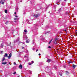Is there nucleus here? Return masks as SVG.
Masks as SVG:
<instances>
[{
	"mask_svg": "<svg viewBox=\"0 0 77 77\" xmlns=\"http://www.w3.org/2000/svg\"><path fill=\"white\" fill-rule=\"evenodd\" d=\"M40 15V14H35L34 15V16L35 17V18H38L39 16Z\"/></svg>",
	"mask_w": 77,
	"mask_h": 77,
	"instance_id": "nucleus-1",
	"label": "nucleus"
},
{
	"mask_svg": "<svg viewBox=\"0 0 77 77\" xmlns=\"http://www.w3.org/2000/svg\"><path fill=\"white\" fill-rule=\"evenodd\" d=\"M57 40H58V38H56L54 40V44H57V43L56 42V41H57Z\"/></svg>",
	"mask_w": 77,
	"mask_h": 77,
	"instance_id": "nucleus-2",
	"label": "nucleus"
},
{
	"mask_svg": "<svg viewBox=\"0 0 77 77\" xmlns=\"http://www.w3.org/2000/svg\"><path fill=\"white\" fill-rule=\"evenodd\" d=\"M27 30L26 29H25L24 31L23 34L26 35V33H27Z\"/></svg>",
	"mask_w": 77,
	"mask_h": 77,
	"instance_id": "nucleus-3",
	"label": "nucleus"
},
{
	"mask_svg": "<svg viewBox=\"0 0 77 77\" xmlns=\"http://www.w3.org/2000/svg\"><path fill=\"white\" fill-rule=\"evenodd\" d=\"M11 56H12V54H11L10 53L9 54V56L8 57V59H11Z\"/></svg>",
	"mask_w": 77,
	"mask_h": 77,
	"instance_id": "nucleus-4",
	"label": "nucleus"
},
{
	"mask_svg": "<svg viewBox=\"0 0 77 77\" xmlns=\"http://www.w3.org/2000/svg\"><path fill=\"white\" fill-rule=\"evenodd\" d=\"M73 63V62H72L71 61H68V63L69 64L70 63Z\"/></svg>",
	"mask_w": 77,
	"mask_h": 77,
	"instance_id": "nucleus-5",
	"label": "nucleus"
},
{
	"mask_svg": "<svg viewBox=\"0 0 77 77\" xmlns=\"http://www.w3.org/2000/svg\"><path fill=\"white\" fill-rule=\"evenodd\" d=\"M76 66H77V65H75L74 64L72 65V67L73 68H75L76 67Z\"/></svg>",
	"mask_w": 77,
	"mask_h": 77,
	"instance_id": "nucleus-6",
	"label": "nucleus"
},
{
	"mask_svg": "<svg viewBox=\"0 0 77 77\" xmlns=\"http://www.w3.org/2000/svg\"><path fill=\"white\" fill-rule=\"evenodd\" d=\"M19 68H20V69H22V65L21 64H20L19 66Z\"/></svg>",
	"mask_w": 77,
	"mask_h": 77,
	"instance_id": "nucleus-7",
	"label": "nucleus"
},
{
	"mask_svg": "<svg viewBox=\"0 0 77 77\" xmlns=\"http://www.w3.org/2000/svg\"><path fill=\"white\" fill-rule=\"evenodd\" d=\"M50 61H51V60L50 59H48L47 60V62H49Z\"/></svg>",
	"mask_w": 77,
	"mask_h": 77,
	"instance_id": "nucleus-8",
	"label": "nucleus"
},
{
	"mask_svg": "<svg viewBox=\"0 0 77 77\" xmlns=\"http://www.w3.org/2000/svg\"><path fill=\"white\" fill-rule=\"evenodd\" d=\"M7 63V62H3L2 63V64H3V65H5V64H6Z\"/></svg>",
	"mask_w": 77,
	"mask_h": 77,
	"instance_id": "nucleus-9",
	"label": "nucleus"
},
{
	"mask_svg": "<svg viewBox=\"0 0 77 77\" xmlns=\"http://www.w3.org/2000/svg\"><path fill=\"white\" fill-rule=\"evenodd\" d=\"M4 56V57H8V54H7V53H5Z\"/></svg>",
	"mask_w": 77,
	"mask_h": 77,
	"instance_id": "nucleus-10",
	"label": "nucleus"
},
{
	"mask_svg": "<svg viewBox=\"0 0 77 77\" xmlns=\"http://www.w3.org/2000/svg\"><path fill=\"white\" fill-rule=\"evenodd\" d=\"M5 60V58L3 57V59H2V62H4V60Z\"/></svg>",
	"mask_w": 77,
	"mask_h": 77,
	"instance_id": "nucleus-11",
	"label": "nucleus"
},
{
	"mask_svg": "<svg viewBox=\"0 0 77 77\" xmlns=\"http://www.w3.org/2000/svg\"><path fill=\"white\" fill-rule=\"evenodd\" d=\"M5 24H9V22L8 21L6 22Z\"/></svg>",
	"mask_w": 77,
	"mask_h": 77,
	"instance_id": "nucleus-12",
	"label": "nucleus"
},
{
	"mask_svg": "<svg viewBox=\"0 0 77 77\" xmlns=\"http://www.w3.org/2000/svg\"><path fill=\"white\" fill-rule=\"evenodd\" d=\"M53 41V38L51 39V40L49 42V44H50V43H51V41Z\"/></svg>",
	"mask_w": 77,
	"mask_h": 77,
	"instance_id": "nucleus-13",
	"label": "nucleus"
},
{
	"mask_svg": "<svg viewBox=\"0 0 77 77\" xmlns=\"http://www.w3.org/2000/svg\"><path fill=\"white\" fill-rule=\"evenodd\" d=\"M1 2H5V0H1Z\"/></svg>",
	"mask_w": 77,
	"mask_h": 77,
	"instance_id": "nucleus-14",
	"label": "nucleus"
},
{
	"mask_svg": "<svg viewBox=\"0 0 77 77\" xmlns=\"http://www.w3.org/2000/svg\"><path fill=\"white\" fill-rule=\"evenodd\" d=\"M5 13H6V14H7V12H8V11H7V10H5Z\"/></svg>",
	"mask_w": 77,
	"mask_h": 77,
	"instance_id": "nucleus-15",
	"label": "nucleus"
},
{
	"mask_svg": "<svg viewBox=\"0 0 77 77\" xmlns=\"http://www.w3.org/2000/svg\"><path fill=\"white\" fill-rule=\"evenodd\" d=\"M66 75H68V74H69V72H66Z\"/></svg>",
	"mask_w": 77,
	"mask_h": 77,
	"instance_id": "nucleus-16",
	"label": "nucleus"
},
{
	"mask_svg": "<svg viewBox=\"0 0 77 77\" xmlns=\"http://www.w3.org/2000/svg\"><path fill=\"white\" fill-rule=\"evenodd\" d=\"M54 67L55 69H57V66H54Z\"/></svg>",
	"mask_w": 77,
	"mask_h": 77,
	"instance_id": "nucleus-17",
	"label": "nucleus"
},
{
	"mask_svg": "<svg viewBox=\"0 0 77 77\" xmlns=\"http://www.w3.org/2000/svg\"><path fill=\"white\" fill-rule=\"evenodd\" d=\"M61 8H60L59 9V10H58V11H59V12H60V11H61Z\"/></svg>",
	"mask_w": 77,
	"mask_h": 77,
	"instance_id": "nucleus-18",
	"label": "nucleus"
},
{
	"mask_svg": "<svg viewBox=\"0 0 77 77\" xmlns=\"http://www.w3.org/2000/svg\"><path fill=\"white\" fill-rule=\"evenodd\" d=\"M29 41H30L29 40V41L26 40V43H29Z\"/></svg>",
	"mask_w": 77,
	"mask_h": 77,
	"instance_id": "nucleus-19",
	"label": "nucleus"
},
{
	"mask_svg": "<svg viewBox=\"0 0 77 77\" xmlns=\"http://www.w3.org/2000/svg\"><path fill=\"white\" fill-rule=\"evenodd\" d=\"M14 20H18V19L17 18H14Z\"/></svg>",
	"mask_w": 77,
	"mask_h": 77,
	"instance_id": "nucleus-20",
	"label": "nucleus"
},
{
	"mask_svg": "<svg viewBox=\"0 0 77 77\" xmlns=\"http://www.w3.org/2000/svg\"><path fill=\"white\" fill-rule=\"evenodd\" d=\"M5 2H2V1H1V3H2V4H3H3H4V3H5Z\"/></svg>",
	"mask_w": 77,
	"mask_h": 77,
	"instance_id": "nucleus-21",
	"label": "nucleus"
},
{
	"mask_svg": "<svg viewBox=\"0 0 77 77\" xmlns=\"http://www.w3.org/2000/svg\"><path fill=\"white\" fill-rule=\"evenodd\" d=\"M55 43H57L56 44H55V45H57V43H58L57 42H56V41H55Z\"/></svg>",
	"mask_w": 77,
	"mask_h": 77,
	"instance_id": "nucleus-22",
	"label": "nucleus"
},
{
	"mask_svg": "<svg viewBox=\"0 0 77 77\" xmlns=\"http://www.w3.org/2000/svg\"><path fill=\"white\" fill-rule=\"evenodd\" d=\"M32 64V63H29V65H31Z\"/></svg>",
	"mask_w": 77,
	"mask_h": 77,
	"instance_id": "nucleus-23",
	"label": "nucleus"
},
{
	"mask_svg": "<svg viewBox=\"0 0 77 77\" xmlns=\"http://www.w3.org/2000/svg\"><path fill=\"white\" fill-rule=\"evenodd\" d=\"M14 65H16V63H15V62H14Z\"/></svg>",
	"mask_w": 77,
	"mask_h": 77,
	"instance_id": "nucleus-24",
	"label": "nucleus"
},
{
	"mask_svg": "<svg viewBox=\"0 0 77 77\" xmlns=\"http://www.w3.org/2000/svg\"><path fill=\"white\" fill-rule=\"evenodd\" d=\"M13 74H14V75H15V74H16V72H15L14 73H13Z\"/></svg>",
	"mask_w": 77,
	"mask_h": 77,
	"instance_id": "nucleus-25",
	"label": "nucleus"
},
{
	"mask_svg": "<svg viewBox=\"0 0 77 77\" xmlns=\"http://www.w3.org/2000/svg\"><path fill=\"white\" fill-rule=\"evenodd\" d=\"M31 62H32V63H34V62H33V61H32Z\"/></svg>",
	"mask_w": 77,
	"mask_h": 77,
	"instance_id": "nucleus-26",
	"label": "nucleus"
},
{
	"mask_svg": "<svg viewBox=\"0 0 77 77\" xmlns=\"http://www.w3.org/2000/svg\"><path fill=\"white\" fill-rule=\"evenodd\" d=\"M63 30H64V31H65V32H67V31H66V29H64H64Z\"/></svg>",
	"mask_w": 77,
	"mask_h": 77,
	"instance_id": "nucleus-27",
	"label": "nucleus"
},
{
	"mask_svg": "<svg viewBox=\"0 0 77 77\" xmlns=\"http://www.w3.org/2000/svg\"><path fill=\"white\" fill-rule=\"evenodd\" d=\"M48 48H51V46H48Z\"/></svg>",
	"mask_w": 77,
	"mask_h": 77,
	"instance_id": "nucleus-28",
	"label": "nucleus"
},
{
	"mask_svg": "<svg viewBox=\"0 0 77 77\" xmlns=\"http://www.w3.org/2000/svg\"><path fill=\"white\" fill-rule=\"evenodd\" d=\"M0 53H3V51H0Z\"/></svg>",
	"mask_w": 77,
	"mask_h": 77,
	"instance_id": "nucleus-29",
	"label": "nucleus"
},
{
	"mask_svg": "<svg viewBox=\"0 0 77 77\" xmlns=\"http://www.w3.org/2000/svg\"><path fill=\"white\" fill-rule=\"evenodd\" d=\"M15 17L17 18L18 17V16H15Z\"/></svg>",
	"mask_w": 77,
	"mask_h": 77,
	"instance_id": "nucleus-30",
	"label": "nucleus"
},
{
	"mask_svg": "<svg viewBox=\"0 0 77 77\" xmlns=\"http://www.w3.org/2000/svg\"><path fill=\"white\" fill-rule=\"evenodd\" d=\"M38 51V49H37V50H36V52H37Z\"/></svg>",
	"mask_w": 77,
	"mask_h": 77,
	"instance_id": "nucleus-31",
	"label": "nucleus"
},
{
	"mask_svg": "<svg viewBox=\"0 0 77 77\" xmlns=\"http://www.w3.org/2000/svg\"><path fill=\"white\" fill-rule=\"evenodd\" d=\"M23 44H25V43H24V42L23 43Z\"/></svg>",
	"mask_w": 77,
	"mask_h": 77,
	"instance_id": "nucleus-32",
	"label": "nucleus"
},
{
	"mask_svg": "<svg viewBox=\"0 0 77 77\" xmlns=\"http://www.w3.org/2000/svg\"><path fill=\"white\" fill-rule=\"evenodd\" d=\"M24 47H22V49H24Z\"/></svg>",
	"mask_w": 77,
	"mask_h": 77,
	"instance_id": "nucleus-33",
	"label": "nucleus"
},
{
	"mask_svg": "<svg viewBox=\"0 0 77 77\" xmlns=\"http://www.w3.org/2000/svg\"><path fill=\"white\" fill-rule=\"evenodd\" d=\"M35 48H33V50H35Z\"/></svg>",
	"mask_w": 77,
	"mask_h": 77,
	"instance_id": "nucleus-34",
	"label": "nucleus"
},
{
	"mask_svg": "<svg viewBox=\"0 0 77 77\" xmlns=\"http://www.w3.org/2000/svg\"><path fill=\"white\" fill-rule=\"evenodd\" d=\"M38 55H39V56H40L41 54H39Z\"/></svg>",
	"mask_w": 77,
	"mask_h": 77,
	"instance_id": "nucleus-35",
	"label": "nucleus"
},
{
	"mask_svg": "<svg viewBox=\"0 0 77 77\" xmlns=\"http://www.w3.org/2000/svg\"><path fill=\"white\" fill-rule=\"evenodd\" d=\"M60 75H61V76H62V74L60 73Z\"/></svg>",
	"mask_w": 77,
	"mask_h": 77,
	"instance_id": "nucleus-36",
	"label": "nucleus"
},
{
	"mask_svg": "<svg viewBox=\"0 0 77 77\" xmlns=\"http://www.w3.org/2000/svg\"><path fill=\"white\" fill-rule=\"evenodd\" d=\"M14 14H16V12H14Z\"/></svg>",
	"mask_w": 77,
	"mask_h": 77,
	"instance_id": "nucleus-37",
	"label": "nucleus"
},
{
	"mask_svg": "<svg viewBox=\"0 0 77 77\" xmlns=\"http://www.w3.org/2000/svg\"><path fill=\"white\" fill-rule=\"evenodd\" d=\"M3 46V45H2H2L1 46V47H2Z\"/></svg>",
	"mask_w": 77,
	"mask_h": 77,
	"instance_id": "nucleus-38",
	"label": "nucleus"
},
{
	"mask_svg": "<svg viewBox=\"0 0 77 77\" xmlns=\"http://www.w3.org/2000/svg\"><path fill=\"white\" fill-rule=\"evenodd\" d=\"M64 1L65 2H66V0H64Z\"/></svg>",
	"mask_w": 77,
	"mask_h": 77,
	"instance_id": "nucleus-39",
	"label": "nucleus"
},
{
	"mask_svg": "<svg viewBox=\"0 0 77 77\" xmlns=\"http://www.w3.org/2000/svg\"><path fill=\"white\" fill-rule=\"evenodd\" d=\"M16 42V41H14V42Z\"/></svg>",
	"mask_w": 77,
	"mask_h": 77,
	"instance_id": "nucleus-40",
	"label": "nucleus"
},
{
	"mask_svg": "<svg viewBox=\"0 0 77 77\" xmlns=\"http://www.w3.org/2000/svg\"><path fill=\"white\" fill-rule=\"evenodd\" d=\"M14 22L15 23L16 22V21H14Z\"/></svg>",
	"mask_w": 77,
	"mask_h": 77,
	"instance_id": "nucleus-41",
	"label": "nucleus"
},
{
	"mask_svg": "<svg viewBox=\"0 0 77 77\" xmlns=\"http://www.w3.org/2000/svg\"><path fill=\"white\" fill-rule=\"evenodd\" d=\"M76 34H77V32H76Z\"/></svg>",
	"mask_w": 77,
	"mask_h": 77,
	"instance_id": "nucleus-42",
	"label": "nucleus"
},
{
	"mask_svg": "<svg viewBox=\"0 0 77 77\" xmlns=\"http://www.w3.org/2000/svg\"><path fill=\"white\" fill-rule=\"evenodd\" d=\"M62 5H63V4H62Z\"/></svg>",
	"mask_w": 77,
	"mask_h": 77,
	"instance_id": "nucleus-43",
	"label": "nucleus"
},
{
	"mask_svg": "<svg viewBox=\"0 0 77 77\" xmlns=\"http://www.w3.org/2000/svg\"><path fill=\"white\" fill-rule=\"evenodd\" d=\"M13 35L14 36H15V35Z\"/></svg>",
	"mask_w": 77,
	"mask_h": 77,
	"instance_id": "nucleus-44",
	"label": "nucleus"
},
{
	"mask_svg": "<svg viewBox=\"0 0 77 77\" xmlns=\"http://www.w3.org/2000/svg\"><path fill=\"white\" fill-rule=\"evenodd\" d=\"M26 56H25V57H26Z\"/></svg>",
	"mask_w": 77,
	"mask_h": 77,
	"instance_id": "nucleus-45",
	"label": "nucleus"
},
{
	"mask_svg": "<svg viewBox=\"0 0 77 77\" xmlns=\"http://www.w3.org/2000/svg\"><path fill=\"white\" fill-rule=\"evenodd\" d=\"M26 47H27V46H26Z\"/></svg>",
	"mask_w": 77,
	"mask_h": 77,
	"instance_id": "nucleus-46",
	"label": "nucleus"
},
{
	"mask_svg": "<svg viewBox=\"0 0 77 77\" xmlns=\"http://www.w3.org/2000/svg\"><path fill=\"white\" fill-rule=\"evenodd\" d=\"M26 39H27V37H26Z\"/></svg>",
	"mask_w": 77,
	"mask_h": 77,
	"instance_id": "nucleus-47",
	"label": "nucleus"
},
{
	"mask_svg": "<svg viewBox=\"0 0 77 77\" xmlns=\"http://www.w3.org/2000/svg\"><path fill=\"white\" fill-rule=\"evenodd\" d=\"M16 10H17V9H16Z\"/></svg>",
	"mask_w": 77,
	"mask_h": 77,
	"instance_id": "nucleus-48",
	"label": "nucleus"
},
{
	"mask_svg": "<svg viewBox=\"0 0 77 77\" xmlns=\"http://www.w3.org/2000/svg\"><path fill=\"white\" fill-rule=\"evenodd\" d=\"M0 3H1V2H0Z\"/></svg>",
	"mask_w": 77,
	"mask_h": 77,
	"instance_id": "nucleus-49",
	"label": "nucleus"
},
{
	"mask_svg": "<svg viewBox=\"0 0 77 77\" xmlns=\"http://www.w3.org/2000/svg\"><path fill=\"white\" fill-rule=\"evenodd\" d=\"M27 51H28L27 50Z\"/></svg>",
	"mask_w": 77,
	"mask_h": 77,
	"instance_id": "nucleus-50",
	"label": "nucleus"
},
{
	"mask_svg": "<svg viewBox=\"0 0 77 77\" xmlns=\"http://www.w3.org/2000/svg\"><path fill=\"white\" fill-rule=\"evenodd\" d=\"M19 77V76H18V77Z\"/></svg>",
	"mask_w": 77,
	"mask_h": 77,
	"instance_id": "nucleus-51",
	"label": "nucleus"
},
{
	"mask_svg": "<svg viewBox=\"0 0 77 77\" xmlns=\"http://www.w3.org/2000/svg\"><path fill=\"white\" fill-rule=\"evenodd\" d=\"M26 53H27V52Z\"/></svg>",
	"mask_w": 77,
	"mask_h": 77,
	"instance_id": "nucleus-52",
	"label": "nucleus"
}]
</instances>
